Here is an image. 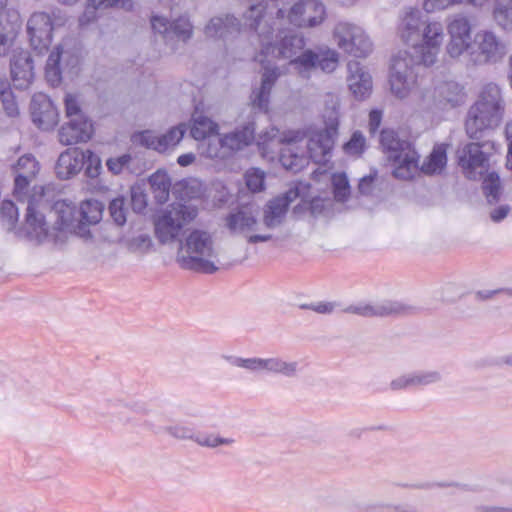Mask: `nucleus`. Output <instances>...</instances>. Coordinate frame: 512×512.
<instances>
[{
  "mask_svg": "<svg viewBox=\"0 0 512 512\" xmlns=\"http://www.w3.org/2000/svg\"><path fill=\"white\" fill-rule=\"evenodd\" d=\"M265 6L262 2L251 4L244 14L246 24L253 29L259 38L261 52L256 56L264 68L261 86L252 91L250 96L253 109L260 112H266L269 106V98L272 87L280 76L278 67L265 64V58L269 55L274 58L291 59V64L295 66L303 77H309L310 72L320 69L325 73L333 72L339 63V54L329 47H317L316 49H307L300 55L297 54L303 50L305 39L302 35L281 30L277 28V34H274L275 28L279 22L270 21L264 15Z\"/></svg>",
  "mask_w": 512,
  "mask_h": 512,
  "instance_id": "nucleus-1",
  "label": "nucleus"
},
{
  "mask_svg": "<svg viewBox=\"0 0 512 512\" xmlns=\"http://www.w3.org/2000/svg\"><path fill=\"white\" fill-rule=\"evenodd\" d=\"M398 34L411 48L401 50L393 57L389 82L392 94L405 99L417 85L418 68L436 62L444 29L440 22L429 21L419 9L405 8L400 16Z\"/></svg>",
  "mask_w": 512,
  "mask_h": 512,
  "instance_id": "nucleus-2",
  "label": "nucleus"
},
{
  "mask_svg": "<svg viewBox=\"0 0 512 512\" xmlns=\"http://www.w3.org/2000/svg\"><path fill=\"white\" fill-rule=\"evenodd\" d=\"M505 100L495 83L481 89L477 101L469 108L465 120V131L470 139H481L486 130L500 126L505 114Z\"/></svg>",
  "mask_w": 512,
  "mask_h": 512,
  "instance_id": "nucleus-3",
  "label": "nucleus"
},
{
  "mask_svg": "<svg viewBox=\"0 0 512 512\" xmlns=\"http://www.w3.org/2000/svg\"><path fill=\"white\" fill-rule=\"evenodd\" d=\"M220 254V246L210 232L194 229L180 242L177 262L184 269L211 274L220 268Z\"/></svg>",
  "mask_w": 512,
  "mask_h": 512,
  "instance_id": "nucleus-4",
  "label": "nucleus"
},
{
  "mask_svg": "<svg viewBox=\"0 0 512 512\" xmlns=\"http://www.w3.org/2000/svg\"><path fill=\"white\" fill-rule=\"evenodd\" d=\"M380 144L387 159L392 162L393 176L400 180H410L419 170V155L407 140H402L391 129L380 134Z\"/></svg>",
  "mask_w": 512,
  "mask_h": 512,
  "instance_id": "nucleus-5",
  "label": "nucleus"
},
{
  "mask_svg": "<svg viewBox=\"0 0 512 512\" xmlns=\"http://www.w3.org/2000/svg\"><path fill=\"white\" fill-rule=\"evenodd\" d=\"M197 217V209L190 205L174 203L154 217L155 236L161 244L175 241L183 228Z\"/></svg>",
  "mask_w": 512,
  "mask_h": 512,
  "instance_id": "nucleus-6",
  "label": "nucleus"
},
{
  "mask_svg": "<svg viewBox=\"0 0 512 512\" xmlns=\"http://www.w3.org/2000/svg\"><path fill=\"white\" fill-rule=\"evenodd\" d=\"M303 138L304 134L300 131H290L288 134L280 135L277 129L272 128L260 135L262 141L259 144L263 146V150H272L275 145L286 143L287 146L280 151V162L286 170L296 173L308 164L307 157L303 153L295 152L292 147Z\"/></svg>",
  "mask_w": 512,
  "mask_h": 512,
  "instance_id": "nucleus-7",
  "label": "nucleus"
},
{
  "mask_svg": "<svg viewBox=\"0 0 512 512\" xmlns=\"http://www.w3.org/2000/svg\"><path fill=\"white\" fill-rule=\"evenodd\" d=\"M333 38L341 50L357 58H365L373 50V43L364 29L351 22H338L333 29Z\"/></svg>",
  "mask_w": 512,
  "mask_h": 512,
  "instance_id": "nucleus-8",
  "label": "nucleus"
},
{
  "mask_svg": "<svg viewBox=\"0 0 512 512\" xmlns=\"http://www.w3.org/2000/svg\"><path fill=\"white\" fill-rule=\"evenodd\" d=\"M325 17V6L317 0L299 1L293 4L288 11L284 7H280L276 14L279 25L287 20L290 24L300 28L318 26Z\"/></svg>",
  "mask_w": 512,
  "mask_h": 512,
  "instance_id": "nucleus-9",
  "label": "nucleus"
},
{
  "mask_svg": "<svg viewBox=\"0 0 512 512\" xmlns=\"http://www.w3.org/2000/svg\"><path fill=\"white\" fill-rule=\"evenodd\" d=\"M507 52V43L494 32L481 30L476 33L473 50L471 52L474 64H496L502 61Z\"/></svg>",
  "mask_w": 512,
  "mask_h": 512,
  "instance_id": "nucleus-10",
  "label": "nucleus"
},
{
  "mask_svg": "<svg viewBox=\"0 0 512 512\" xmlns=\"http://www.w3.org/2000/svg\"><path fill=\"white\" fill-rule=\"evenodd\" d=\"M225 359L236 367L247 369L251 372L280 374L287 378L296 377L298 374V362L286 361L281 357L271 358H241L225 356Z\"/></svg>",
  "mask_w": 512,
  "mask_h": 512,
  "instance_id": "nucleus-11",
  "label": "nucleus"
},
{
  "mask_svg": "<svg viewBox=\"0 0 512 512\" xmlns=\"http://www.w3.org/2000/svg\"><path fill=\"white\" fill-rule=\"evenodd\" d=\"M225 222L230 234L242 235L250 244L267 242L272 238L271 234L262 232L263 227L258 224L256 216L248 209L230 213Z\"/></svg>",
  "mask_w": 512,
  "mask_h": 512,
  "instance_id": "nucleus-12",
  "label": "nucleus"
},
{
  "mask_svg": "<svg viewBox=\"0 0 512 512\" xmlns=\"http://www.w3.org/2000/svg\"><path fill=\"white\" fill-rule=\"evenodd\" d=\"M343 311L362 317H388L412 315L417 308L401 301L383 300L374 303L360 302L346 307Z\"/></svg>",
  "mask_w": 512,
  "mask_h": 512,
  "instance_id": "nucleus-13",
  "label": "nucleus"
},
{
  "mask_svg": "<svg viewBox=\"0 0 512 512\" xmlns=\"http://www.w3.org/2000/svg\"><path fill=\"white\" fill-rule=\"evenodd\" d=\"M40 166L36 158L31 154L21 156L13 165L14 190L13 194L18 201L25 200L32 195L31 184L35 180Z\"/></svg>",
  "mask_w": 512,
  "mask_h": 512,
  "instance_id": "nucleus-14",
  "label": "nucleus"
},
{
  "mask_svg": "<svg viewBox=\"0 0 512 512\" xmlns=\"http://www.w3.org/2000/svg\"><path fill=\"white\" fill-rule=\"evenodd\" d=\"M188 129L187 124L180 123L170 128L166 133L158 135L153 131H143L133 136L134 142L163 153L173 149L183 139Z\"/></svg>",
  "mask_w": 512,
  "mask_h": 512,
  "instance_id": "nucleus-15",
  "label": "nucleus"
},
{
  "mask_svg": "<svg viewBox=\"0 0 512 512\" xmlns=\"http://www.w3.org/2000/svg\"><path fill=\"white\" fill-rule=\"evenodd\" d=\"M53 25L50 16L45 12H36L27 22V33L30 45L39 55L43 54L52 40Z\"/></svg>",
  "mask_w": 512,
  "mask_h": 512,
  "instance_id": "nucleus-16",
  "label": "nucleus"
},
{
  "mask_svg": "<svg viewBox=\"0 0 512 512\" xmlns=\"http://www.w3.org/2000/svg\"><path fill=\"white\" fill-rule=\"evenodd\" d=\"M43 195V187L34 185L32 195L25 200L27 202L25 230L31 239L38 242H42L48 235V225L45 218L35 208V204L42 199Z\"/></svg>",
  "mask_w": 512,
  "mask_h": 512,
  "instance_id": "nucleus-17",
  "label": "nucleus"
},
{
  "mask_svg": "<svg viewBox=\"0 0 512 512\" xmlns=\"http://www.w3.org/2000/svg\"><path fill=\"white\" fill-rule=\"evenodd\" d=\"M79 63L78 56L71 50L64 48L63 44L58 45L48 57L45 76L52 86H57L61 82V74L65 71L70 72Z\"/></svg>",
  "mask_w": 512,
  "mask_h": 512,
  "instance_id": "nucleus-18",
  "label": "nucleus"
},
{
  "mask_svg": "<svg viewBox=\"0 0 512 512\" xmlns=\"http://www.w3.org/2000/svg\"><path fill=\"white\" fill-rule=\"evenodd\" d=\"M471 24L467 17L457 15L447 27L450 40L447 44V53L452 58L461 56L471 44Z\"/></svg>",
  "mask_w": 512,
  "mask_h": 512,
  "instance_id": "nucleus-19",
  "label": "nucleus"
},
{
  "mask_svg": "<svg viewBox=\"0 0 512 512\" xmlns=\"http://www.w3.org/2000/svg\"><path fill=\"white\" fill-rule=\"evenodd\" d=\"M486 143L471 142L457 150L458 165L469 179L477 178V169H484L488 163V156L482 148Z\"/></svg>",
  "mask_w": 512,
  "mask_h": 512,
  "instance_id": "nucleus-20",
  "label": "nucleus"
},
{
  "mask_svg": "<svg viewBox=\"0 0 512 512\" xmlns=\"http://www.w3.org/2000/svg\"><path fill=\"white\" fill-rule=\"evenodd\" d=\"M299 196L297 188H291L283 195L270 200L263 210V228L274 229L280 226L286 216L289 205Z\"/></svg>",
  "mask_w": 512,
  "mask_h": 512,
  "instance_id": "nucleus-21",
  "label": "nucleus"
},
{
  "mask_svg": "<svg viewBox=\"0 0 512 512\" xmlns=\"http://www.w3.org/2000/svg\"><path fill=\"white\" fill-rule=\"evenodd\" d=\"M10 72L14 86L26 89L34 78V61L29 51L24 49L13 50L10 59Z\"/></svg>",
  "mask_w": 512,
  "mask_h": 512,
  "instance_id": "nucleus-22",
  "label": "nucleus"
},
{
  "mask_svg": "<svg viewBox=\"0 0 512 512\" xmlns=\"http://www.w3.org/2000/svg\"><path fill=\"white\" fill-rule=\"evenodd\" d=\"M348 67V87L357 100L368 98L372 92V77L357 61H350Z\"/></svg>",
  "mask_w": 512,
  "mask_h": 512,
  "instance_id": "nucleus-23",
  "label": "nucleus"
},
{
  "mask_svg": "<svg viewBox=\"0 0 512 512\" xmlns=\"http://www.w3.org/2000/svg\"><path fill=\"white\" fill-rule=\"evenodd\" d=\"M93 133L92 123L86 117L71 118L59 130V141L72 145L88 141Z\"/></svg>",
  "mask_w": 512,
  "mask_h": 512,
  "instance_id": "nucleus-24",
  "label": "nucleus"
},
{
  "mask_svg": "<svg viewBox=\"0 0 512 512\" xmlns=\"http://www.w3.org/2000/svg\"><path fill=\"white\" fill-rule=\"evenodd\" d=\"M85 165V152L80 148H68L57 160L55 172L59 179L67 180L77 175Z\"/></svg>",
  "mask_w": 512,
  "mask_h": 512,
  "instance_id": "nucleus-25",
  "label": "nucleus"
},
{
  "mask_svg": "<svg viewBox=\"0 0 512 512\" xmlns=\"http://www.w3.org/2000/svg\"><path fill=\"white\" fill-rule=\"evenodd\" d=\"M336 135L337 133L326 129L314 133L306 144L309 158L317 164H325L334 146Z\"/></svg>",
  "mask_w": 512,
  "mask_h": 512,
  "instance_id": "nucleus-26",
  "label": "nucleus"
},
{
  "mask_svg": "<svg viewBox=\"0 0 512 512\" xmlns=\"http://www.w3.org/2000/svg\"><path fill=\"white\" fill-rule=\"evenodd\" d=\"M33 122L42 129H50L57 123V113L50 99L44 94L34 95L31 101Z\"/></svg>",
  "mask_w": 512,
  "mask_h": 512,
  "instance_id": "nucleus-27",
  "label": "nucleus"
},
{
  "mask_svg": "<svg viewBox=\"0 0 512 512\" xmlns=\"http://www.w3.org/2000/svg\"><path fill=\"white\" fill-rule=\"evenodd\" d=\"M240 21L232 15L218 16L210 20L205 27V34L211 38L227 40L240 33Z\"/></svg>",
  "mask_w": 512,
  "mask_h": 512,
  "instance_id": "nucleus-28",
  "label": "nucleus"
},
{
  "mask_svg": "<svg viewBox=\"0 0 512 512\" xmlns=\"http://www.w3.org/2000/svg\"><path fill=\"white\" fill-rule=\"evenodd\" d=\"M441 374L438 371H418L403 374L390 383L392 390H401L408 388H418L421 386L437 383L441 380Z\"/></svg>",
  "mask_w": 512,
  "mask_h": 512,
  "instance_id": "nucleus-29",
  "label": "nucleus"
},
{
  "mask_svg": "<svg viewBox=\"0 0 512 512\" xmlns=\"http://www.w3.org/2000/svg\"><path fill=\"white\" fill-rule=\"evenodd\" d=\"M438 103L440 109L454 108L465 100L463 87L455 81H445L437 84Z\"/></svg>",
  "mask_w": 512,
  "mask_h": 512,
  "instance_id": "nucleus-30",
  "label": "nucleus"
},
{
  "mask_svg": "<svg viewBox=\"0 0 512 512\" xmlns=\"http://www.w3.org/2000/svg\"><path fill=\"white\" fill-rule=\"evenodd\" d=\"M254 123H247L241 129L225 134L222 139L224 147L227 148V154L230 156L233 152L243 149L250 145L254 140Z\"/></svg>",
  "mask_w": 512,
  "mask_h": 512,
  "instance_id": "nucleus-31",
  "label": "nucleus"
},
{
  "mask_svg": "<svg viewBox=\"0 0 512 512\" xmlns=\"http://www.w3.org/2000/svg\"><path fill=\"white\" fill-rule=\"evenodd\" d=\"M103 207L100 202L96 200H87L81 203L80 205V215H81V223L88 224H96L100 221L102 217ZM81 237L88 239L91 237V233L89 229H87L84 225L79 226V231Z\"/></svg>",
  "mask_w": 512,
  "mask_h": 512,
  "instance_id": "nucleus-32",
  "label": "nucleus"
},
{
  "mask_svg": "<svg viewBox=\"0 0 512 512\" xmlns=\"http://www.w3.org/2000/svg\"><path fill=\"white\" fill-rule=\"evenodd\" d=\"M191 122L190 134L195 140H204L218 131V125L198 111L192 115Z\"/></svg>",
  "mask_w": 512,
  "mask_h": 512,
  "instance_id": "nucleus-33",
  "label": "nucleus"
},
{
  "mask_svg": "<svg viewBox=\"0 0 512 512\" xmlns=\"http://www.w3.org/2000/svg\"><path fill=\"white\" fill-rule=\"evenodd\" d=\"M113 6H119L125 10H131L132 0H88V4L83 15L80 17V23L85 24L95 20L97 9H106Z\"/></svg>",
  "mask_w": 512,
  "mask_h": 512,
  "instance_id": "nucleus-34",
  "label": "nucleus"
},
{
  "mask_svg": "<svg viewBox=\"0 0 512 512\" xmlns=\"http://www.w3.org/2000/svg\"><path fill=\"white\" fill-rule=\"evenodd\" d=\"M323 118L325 129L337 133L339 126V98L333 93L324 96Z\"/></svg>",
  "mask_w": 512,
  "mask_h": 512,
  "instance_id": "nucleus-35",
  "label": "nucleus"
},
{
  "mask_svg": "<svg viewBox=\"0 0 512 512\" xmlns=\"http://www.w3.org/2000/svg\"><path fill=\"white\" fill-rule=\"evenodd\" d=\"M447 163L446 150L442 146H436L431 154L424 160L420 171L426 175L439 174Z\"/></svg>",
  "mask_w": 512,
  "mask_h": 512,
  "instance_id": "nucleus-36",
  "label": "nucleus"
},
{
  "mask_svg": "<svg viewBox=\"0 0 512 512\" xmlns=\"http://www.w3.org/2000/svg\"><path fill=\"white\" fill-rule=\"evenodd\" d=\"M144 427L155 434L165 431L172 437L180 440L189 439L194 441L195 439L193 429L184 425H173L162 428L161 426L154 424L151 419H147L144 421Z\"/></svg>",
  "mask_w": 512,
  "mask_h": 512,
  "instance_id": "nucleus-37",
  "label": "nucleus"
},
{
  "mask_svg": "<svg viewBox=\"0 0 512 512\" xmlns=\"http://www.w3.org/2000/svg\"><path fill=\"white\" fill-rule=\"evenodd\" d=\"M154 197L159 203H164L169 198L171 181L165 172L157 171L149 179Z\"/></svg>",
  "mask_w": 512,
  "mask_h": 512,
  "instance_id": "nucleus-38",
  "label": "nucleus"
},
{
  "mask_svg": "<svg viewBox=\"0 0 512 512\" xmlns=\"http://www.w3.org/2000/svg\"><path fill=\"white\" fill-rule=\"evenodd\" d=\"M439 97L437 92V85L433 87H424L421 88L416 93V102L417 105L426 111H432L435 109H440V103H438Z\"/></svg>",
  "mask_w": 512,
  "mask_h": 512,
  "instance_id": "nucleus-39",
  "label": "nucleus"
},
{
  "mask_svg": "<svg viewBox=\"0 0 512 512\" xmlns=\"http://www.w3.org/2000/svg\"><path fill=\"white\" fill-rule=\"evenodd\" d=\"M483 192L488 203H496L502 193L501 182L498 174L491 172L487 174L482 183Z\"/></svg>",
  "mask_w": 512,
  "mask_h": 512,
  "instance_id": "nucleus-40",
  "label": "nucleus"
},
{
  "mask_svg": "<svg viewBox=\"0 0 512 512\" xmlns=\"http://www.w3.org/2000/svg\"><path fill=\"white\" fill-rule=\"evenodd\" d=\"M192 36V25L185 17H180L170 24L169 41L177 39L186 42Z\"/></svg>",
  "mask_w": 512,
  "mask_h": 512,
  "instance_id": "nucleus-41",
  "label": "nucleus"
},
{
  "mask_svg": "<svg viewBox=\"0 0 512 512\" xmlns=\"http://www.w3.org/2000/svg\"><path fill=\"white\" fill-rule=\"evenodd\" d=\"M0 99L3 109L7 116L15 117L19 114L18 104L15 96L9 88L8 82H2V90L0 92Z\"/></svg>",
  "mask_w": 512,
  "mask_h": 512,
  "instance_id": "nucleus-42",
  "label": "nucleus"
},
{
  "mask_svg": "<svg viewBox=\"0 0 512 512\" xmlns=\"http://www.w3.org/2000/svg\"><path fill=\"white\" fill-rule=\"evenodd\" d=\"M152 247V239L147 233H140L127 241V248L130 252L136 254H145Z\"/></svg>",
  "mask_w": 512,
  "mask_h": 512,
  "instance_id": "nucleus-43",
  "label": "nucleus"
},
{
  "mask_svg": "<svg viewBox=\"0 0 512 512\" xmlns=\"http://www.w3.org/2000/svg\"><path fill=\"white\" fill-rule=\"evenodd\" d=\"M494 18L503 28L512 24V0L498 2L494 9Z\"/></svg>",
  "mask_w": 512,
  "mask_h": 512,
  "instance_id": "nucleus-44",
  "label": "nucleus"
},
{
  "mask_svg": "<svg viewBox=\"0 0 512 512\" xmlns=\"http://www.w3.org/2000/svg\"><path fill=\"white\" fill-rule=\"evenodd\" d=\"M109 212L118 226H122L126 223L128 208L126 207V201L123 197L113 199L109 204Z\"/></svg>",
  "mask_w": 512,
  "mask_h": 512,
  "instance_id": "nucleus-45",
  "label": "nucleus"
},
{
  "mask_svg": "<svg viewBox=\"0 0 512 512\" xmlns=\"http://www.w3.org/2000/svg\"><path fill=\"white\" fill-rule=\"evenodd\" d=\"M334 197L337 201L343 202L350 195V186L347 176L344 173L334 174L332 177Z\"/></svg>",
  "mask_w": 512,
  "mask_h": 512,
  "instance_id": "nucleus-46",
  "label": "nucleus"
},
{
  "mask_svg": "<svg viewBox=\"0 0 512 512\" xmlns=\"http://www.w3.org/2000/svg\"><path fill=\"white\" fill-rule=\"evenodd\" d=\"M227 148L224 147L223 139L222 138H210L202 150V154L205 155L208 158L214 159H225L228 156Z\"/></svg>",
  "mask_w": 512,
  "mask_h": 512,
  "instance_id": "nucleus-47",
  "label": "nucleus"
},
{
  "mask_svg": "<svg viewBox=\"0 0 512 512\" xmlns=\"http://www.w3.org/2000/svg\"><path fill=\"white\" fill-rule=\"evenodd\" d=\"M407 488L412 489H421V490H428L432 489L434 487H440V488H451L453 491H468V486L461 483L456 482H436V483H430V482H420V483H414V484H406L404 485Z\"/></svg>",
  "mask_w": 512,
  "mask_h": 512,
  "instance_id": "nucleus-48",
  "label": "nucleus"
},
{
  "mask_svg": "<svg viewBox=\"0 0 512 512\" xmlns=\"http://www.w3.org/2000/svg\"><path fill=\"white\" fill-rule=\"evenodd\" d=\"M246 185L252 192H259L263 189L265 174L262 170L252 168L245 174Z\"/></svg>",
  "mask_w": 512,
  "mask_h": 512,
  "instance_id": "nucleus-49",
  "label": "nucleus"
},
{
  "mask_svg": "<svg viewBox=\"0 0 512 512\" xmlns=\"http://www.w3.org/2000/svg\"><path fill=\"white\" fill-rule=\"evenodd\" d=\"M85 175L89 178H96L100 174L101 161L100 158L91 152L85 150Z\"/></svg>",
  "mask_w": 512,
  "mask_h": 512,
  "instance_id": "nucleus-50",
  "label": "nucleus"
},
{
  "mask_svg": "<svg viewBox=\"0 0 512 512\" xmlns=\"http://www.w3.org/2000/svg\"><path fill=\"white\" fill-rule=\"evenodd\" d=\"M0 213L2 218L7 221L8 229H13L18 221V209L16 205L12 201H3Z\"/></svg>",
  "mask_w": 512,
  "mask_h": 512,
  "instance_id": "nucleus-51",
  "label": "nucleus"
},
{
  "mask_svg": "<svg viewBox=\"0 0 512 512\" xmlns=\"http://www.w3.org/2000/svg\"><path fill=\"white\" fill-rule=\"evenodd\" d=\"M194 441L201 446L215 448L219 445H231L234 440L231 438H222L214 434L210 435H195Z\"/></svg>",
  "mask_w": 512,
  "mask_h": 512,
  "instance_id": "nucleus-52",
  "label": "nucleus"
},
{
  "mask_svg": "<svg viewBox=\"0 0 512 512\" xmlns=\"http://www.w3.org/2000/svg\"><path fill=\"white\" fill-rule=\"evenodd\" d=\"M365 138L361 132L353 133L351 139L344 145V151L349 155H360L363 152Z\"/></svg>",
  "mask_w": 512,
  "mask_h": 512,
  "instance_id": "nucleus-53",
  "label": "nucleus"
},
{
  "mask_svg": "<svg viewBox=\"0 0 512 512\" xmlns=\"http://www.w3.org/2000/svg\"><path fill=\"white\" fill-rule=\"evenodd\" d=\"M64 103L67 118L71 119L77 117H85L81 111L79 102L75 95L66 94Z\"/></svg>",
  "mask_w": 512,
  "mask_h": 512,
  "instance_id": "nucleus-54",
  "label": "nucleus"
},
{
  "mask_svg": "<svg viewBox=\"0 0 512 512\" xmlns=\"http://www.w3.org/2000/svg\"><path fill=\"white\" fill-rule=\"evenodd\" d=\"M464 0H424L423 8L426 12L441 10L450 6L463 3Z\"/></svg>",
  "mask_w": 512,
  "mask_h": 512,
  "instance_id": "nucleus-55",
  "label": "nucleus"
},
{
  "mask_svg": "<svg viewBox=\"0 0 512 512\" xmlns=\"http://www.w3.org/2000/svg\"><path fill=\"white\" fill-rule=\"evenodd\" d=\"M170 24L171 23L164 17L154 16L151 19L153 30L163 35V38L166 42H169Z\"/></svg>",
  "mask_w": 512,
  "mask_h": 512,
  "instance_id": "nucleus-56",
  "label": "nucleus"
},
{
  "mask_svg": "<svg viewBox=\"0 0 512 512\" xmlns=\"http://www.w3.org/2000/svg\"><path fill=\"white\" fill-rule=\"evenodd\" d=\"M130 161L131 156L128 154H124L117 158L108 159L106 165L112 173L119 174L122 171V169L129 164Z\"/></svg>",
  "mask_w": 512,
  "mask_h": 512,
  "instance_id": "nucleus-57",
  "label": "nucleus"
},
{
  "mask_svg": "<svg viewBox=\"0 0 512 512\" xmlns=\"http://www.w3.org/2000/svg\"><path fill=\"white\" fill-rule=\"evenodd\" d=\"M13 30H6L0 25V55H5L14 39Z\"/></svg>",
  "mask_w": 512,
  "mask_h": 512,
  "instance_id": "nucleus-58",
  "label": "nucleus"
},
{
  "mask_svg": "<svg viewBox=\"0 0 512 512\" xmlns=\"http://www.w3.org/2000/svg\"><path fill=\"white\" fill-rule=\"evenodd\" d=\"M442 300L453 302L460 295V290L456 284L447 283L441 289Z\"/></svg>",
  "mask_w": 512,
  "mask_h": 512,
  "instance_id": "nucleus-59",
  "label": "nucleus"
},
{
  "mask_svg": "<svg viewBox=\"0 0 512 512\" xmlns=\"http://www.w3.org/2000/svg\"><path fill=\"white\" fill-rule=\"evenodd\" d=\"M331 201L322 198H314L309 204L311 214L318 216L324 213V211L330 206Z\"/></svg>",
  "mask_w": 512,
  "mask_h": 512,
  "instance_id": "nucleus-60",
  "label": "nucleus"
},
{
  "mask_svg": "<svg viewBox=\"0 0 512 512\" xmlns=\"http://www.w3.org/2000/svg\"><path fill=\"white\" fill-rule=\"evenodd\" d=\"M131 204L135 212H142L146 207L145 195L142 192L132 190Z\"/></svg>",
  "mask_w": 512,
  "mask_h": 512,
  "instance_id": "nucleus-61",
  "label": "nucleus"
},
{
  "mask_svg": "<svg viewBox=\"0 0 512 512\" xmlns=\"http://www.w3.org/2000/svg\"><path fill=\"white\" fill-rule=\"evenodd\" d=\"M375 176L368 175L360 179L358 190L362 195H370L374 189Z\"/></svg>",
  "mask_w": 512,
  "mask_h": 512,
  "instance_id": "nucleus-62",
  "label": "nucleus"
},
{
  "mask_svg": "<svg viewBox=\"0 0 512 512\" xmlns=\"http://www.w3.org/2000/svg\"><path fill=\"white\" fill-rule=\"evenodd\" d=\"M301 307L311 309L320 314H329L334 311L335 304L332 302H319L317 304L302 305Z\"/></svg>",
  "mask_w": 512,
  "mask_h": 512,
  "instance_id": "nucleus-63",
  "label": "nucleus"
},
{
  "mask_svg": "<svg viewBox=\"0 0 512 512\" xmlns=\"http://www.w3.org/2000/svg\"><path fill=\"white\" fill-rule=\"evenodd\" d=\"M382 121V112L379 110H372L369 114V132L374 134L377 132Z\"/></svg>",
  "mask_w": 512,
  "mask_h": 512,
  "instance_id": "nucleus-64",
  "label": "nucleus"
}]
</instances>
